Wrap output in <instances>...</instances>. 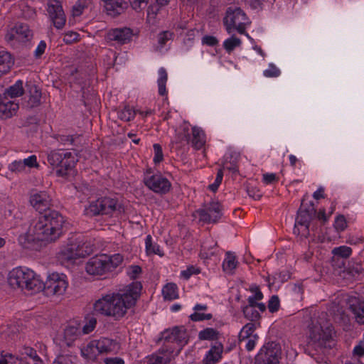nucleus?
<instances>
[{
	"label": "nucleus",
	"mask_w": 364,
	"mask_h": 364,
	"mask_svg": "<svg viewBox=\"0 0 364 364\" xmlns=\"http://www.w3.org/2000/svg\"><path fill=\"white\" fill-rule=\"evenodd\" d=\"M29 202L38 212L45 213L33 220L28 232L18 237V242L25 249H33L36 242H53L63 235L65 223L63 216L56 210H49L51 205L50 196L46 191H33Z\"/></svg>",
	"instance_id": "obj_1"
},
{
	"label": "nucleus",
	"mask_w": 364,
	"mask_h": 364,
	"mask_svg": "<svg viewBox=\"0 0 364 364\" xmlns=\"http://www.w3.org/2000/svg\"><path fill=\"white\" fill-rule=\"evenodd\" d=\"M142 284L139 282H133L117 292L107 294L94 304V310L115 320L123 318L127 310L134 306L139 299Z\"/></svg>",
	"instance_id": "obj_2"
},
{
	"label": "nucleus",
	"mask_w": 364,
	"mask_h": 364,
	"mask_svg": "<svg viewBox=\"0 0 364 364\" xmlns=\"http://www.w3.org/2000/svg\"><path fill=\"white\" fill-rule=\"evenodd\" d=\"M47 164L55 170L58 177L68 178L73 176L77 159L70 151L63 149H53L45 153Z\"/></svg>",
	"instance_id": "obj_3"
},
{
	"label": "nucleus",
	"mask_w": 364,
	"mask_h": 364,
	"mask_svg": "<svg viewBox=\"0 0 364 364\" xmlns=\"http://www.w3.org/2000/svg\"><path fill=\"white\" fill-rule=\"evenodd\" d=\"M94 245L85 240L80 235H73L68 239V243L61 248L58 254V259L62 262H74L77 259L85 257L93 252Z\"/></svg>",
	"instance_id": "obj_4"
},
{
	"label": "nucleus",
	"mask_w": 364,
	"mask_h": 364,
	"mask_svg": "<svg viewBox=\"0 0 364 364\" xmlns=\"http://www.w3.org/2000/svg\"><path fill=\"white\" fill-rule=\"evenodd\" d=\"M8 283L13 289L31 291V294L41 291L42 280L29 269L16 267L9 272Z\"/></svg>",
	"instance_id": "obj_5"
},
{
	"label": "nucleus",
	"mask_w": 364,
	"mask_h": 364,
	"mask_svg": "<svg viewBox=\"0 0 364 364\" xmlns=\"http://www.w3.org/2000/svg\"><path fill=\"white\" fill-rule=\"evenodd\" d=\"M122 261L123 257L120 254H114L111 256L105 254L95 255L87 262L85 270L88 274L102 276L115 270Z\"/></svg>",
	"instance_id": "obj_6"
},
{
	"label": "nucleus",
	"mask_w": 364,
	"mask_h": 364,
	"mask_svg": "<svg viewBox=\"0 0 364 364\" xmlns=\"http://www.w3.org/2000/svg\"><path fill=\"white\" fill-rule=\"evenodd\" d=\"M124 212L122 204L116 198L103 197L92 201L85 208V215L93 217L98 215H119Z\"/></svg>",
	"instance_id": "obj_7"
},
{
	"label": "nucleus",
	"mask_w": 364,
	"mask_h": 364,
	"mask_svg": "<svg viewBox=\"0 0 364 364\" xmlns=\"http://www.w3.org/2000/svg\"><path fill=\"white\" fill-rule=\"evenodd\" d=\"M188 341V336L186 328L183 326H176L161 332L157 343L163 342L162 345H171L174 348V343H176L180 346L179 348L181 350Z\"/></svg>",
	"instance_id": "obj_8"
},
{
	"label": "nucleus",
	"mask_w": 364,
	"mask_h": 364,
	"mask_svg": "<svg viewBox=\"0 0 364 364\" xmlns=\"http://www.w3.org/2000/svg\"><path fill=\"white\" fill-rule=\"evenodd\" d=\"M246 14L240 8H228L223 18V23L228 33L237 30L240 34L245 33Z\"/></svg>",
	"instance_id": "obj_9"
},
{
	"label": "nucleus",
	"mask_w": 364,
	"mask_h": 364,
	"mask_svg": "<svg viewBox=\"0 0 364 364\" xmlns=\"http://www.w3.org/2000/svg\"><path fill=\"white\" fill-rule=\"evenodd\" d=\"M68 286V277L64 274L53 272L48 276L47 280L42 281L41 291L47 295H62Z\"/></svg>",
	"instance_id": "obj_10"
},
{
	"label": "nucleus",
	"mask_w": 364,
	"mask_h": 364,
	"mask_svg": "<svg viewBox=\"0 0 364 364\" xmlns=\"http://www.w3.org/2000/svg\"><path fill=\"white\" fill-rule=\"evenodd\" d=\"M143 181L145 186L153 192L159 194L167 193L171 187V182L161 173H153L151 168L144 173Z\"/></svg>",
	"instance_id": "obj_11"
},
{
	"label": "nucleus",
	"mask_w": 364,
	"mask_h": 364,
	"mask_svg": "<svg viewBox=\"0 0 364 364\" xmlns=\"http://www.w3.org/2000/svg\"><path fill=\"white\" fill-rule=\"evenodd\" d=\"M282 348L279 343L272 341L263 346L255 357V364H279Z\"/></svg>",
	"instance_id": "obj_12"
},
{
	"label": "nucleus",
	"mask_w": 364,
	"mask_h": 364,
	"mask_svg": "<svg viewBox=\"0 0 364 364\" xmlns=\"http://www.w3.org/2000/svg\"><path fill=\"white\" fill-rule=\"evenodd\" d=\"M333 328L328 326L325 328L321 326H314L310 329L307 346L315 350L326 347V342L332 338Z\"/></svg>",
	"instance_id": "obj_13"
},
{
	"label": "nucleus",
	"mask_w": 364,
	"mask_h": 364,
	"mask_svg": "<svg viewBox=\"0 0 364 364\" xmlns=\"http://www.w3.org/2000/svg\"><path fill=\"white\" fill-rule=\"evenodd\" d=\"M181 352V348L176 350L171 345H162L154 353L147 356V364H168Z\"/></svg>",
	"instance_id": "obj_14"
},
{
	"label": "nucleus",
	"mask_w": 364,
	"mask_h": 364,
	"mask_svg": "<svg viewBox=\"0 0 364 364\" xmlns=\"http://www.w3.org/2000/svg\"><path fill=\"white\" fill-rule=\"evenodd\" d=\"M121 346L117 340L109 338H101L99 340L91 341L85 349L87 353H95L96 349L99 353H114L116 354L120 350Z\"/></svg>",
	"instance_id": "obj_15"
},
{
	"label": "nucleus",
	"mask_w": 364,
	"mask_h": 364,
	"mask_svg": "<svg viewBox=\"0 0 364 364\" xmlns=\"http://www.w3.org/2000/svg\"><path fill=\"white\" fill-rule=\"evenodd\" d=\"M33 31L27 24L17 23L7 31L5 35V40L10 44H12L14 41L26 43L30 41L33 38Z\"/></svg>",
	"instance_id": "obj_16"
},
{
	"label": "nucleus",
	"mask_w": 364,
	"mask_h": 364,
	"mask_svg": "<svg viewBox=\"0 0 364 364\" xmlns=\"http://www.w3.org/2000/svg\"><path fill=\"white\" fill-rule=\"evenodd\" d=\"M221 205L218 201H211L203 208L197 210L200 220L206 223H216L222 216Z\"/></svg>",
	"instance_id": "obj_17"
},
{
	"label": "nucleus",
	"mask_w": 364,
	"mask_h": 364,
	"mask_svg": "<svg viewBox=\"0 0 364 364\" xmlns=\"http://www.w3.org/2000/svg\"><path fill=\"white\" fill-rule=\"evenodd\" d=\"M47 11L55 28L62 29L65 25L66 17L60 3L58 1H50Z\"/></svg>",
	"instance_id": "obj_18"
},
{
	"label": "nucleus",
	"mask_w": 364,
	"mask_h": 364,
	"mask_svg": "<svg viewBox=\"0 0 364 364\" xmlns=\"http://www.w3.org/2000/svg\"><path fill=\"white\" fill-rule=\"evenodd\" d=\"M316 210L314 207L313 203H311L308 208H304V203H301V207L297 212L296 218L294 232H296V225L304 226L305 230L309 232L311 220L316 217Z\"/></svg>",
	"instance_id": "obj_19"
},
{
	"label": "nucleus",
	"mask_w": 364,
	"mask_h": 364,
	"mask_svg": "<svg viewBox=\"0 0 364 364\" xmlns=\"http://www.w3.org/2000/svg\"><path fill=\"white\" fill-rule=\"evenodd\" d=\"M133 31L127 27L110 29L105 36L108 42L114 41L118 44H126L132 41Z\"/></svg>",
	"instance_id": "obj_20"
},
{
	"label": "nucleus",
	"mask_w": 364,
	"mask_h": 364,
	"mask_svg": "<svg viewBox=\"0 0 364 364\" xmlns=\"http://www.w3.org/2000/svg\"><path fill=\"white\" fill-rule=\"evenodd\" d=\"M82 336L81 324L77 321H70L63 331L62 345L71 346Z\"/></svg>",
	"instance_id": "obj_21"
},
{
	"label": "nucleus",
	"mask_w": 364,
	"mask_h": 364,
	"mask_svg": "<svg viewBox=\"0 0 364 364\" xmlns=\"http://www.w3.org/2000/svg\"><path fill=\"white\" fill-rule=\"evenodd\" d=\"M348 305L355 321L360 325H364V300L356 296H350L348 299Z\"/></svg>",
	"instance_id": "obj_22"
},
{
	"label": "nucleus",
	"mask_w": 364,
	"mask_h": 364,
	"mask_svg": "<svg viewBox=\"0 0 364 364\" xmlns=\"http://www.w3.org/2000/svg\"><path fill=\"white\" fill-rule=\"evenodd\" d=\"M21 360L24 364H33L36 362H41V358L38 355L35 349L28 346H23L18 350V355L11 362Z\"/></svg>",
	"instance_id": "obj_23"
},
{
	"label": "nucleus",
	"mask_w": 364,
	"mask_h": 364,
	"mask_svg": "<svg viewBox=\"0 0 364 364\" xmlns=\"http://www.w3.org/2000/svg\"><path fill=\"white\" fill-rule=\"evenodd\" d=\"M223 346L221 343L216 342L212 345L202 360V364H216L222 358Z\"/></svg>",
	"instance_id": "obj_24"
},
{
	"label": "nucleus",
	"mask_w": 364,
	"mask_h": 364,
	"mask_svg": "<svg viewBox=\"0 0 364 364\" xmlns=\"http://www.w3.org/2000/svg\"><path fill=\"white\" fill-rule=\"evenodd\" d=\"M108 15L117 16L124 11L127 4L124 0H102Z\"/></svg>",
	"instance_id": "obj_25"
},
{
	"label": "nucleus",
	"mask_w": 364,
	"mask_h": 364,
	"mask_svg": "<svg viewBox=\"0 0 364 364\" xmlns=\"http://www.w3.org/2000/svg\"><path fill=\"white\" fill-rule=\"evenodd\" d=\"M26 88L28 94V106L31 108L39 106L41 99V90L37 85L31 82H26Z\"/></svg>",
	"instance_id": "obj_26"
},
{
	"label": "nucleus",
	"mask_w": 364,
	"mask_h": 364,
	"mask_svg": "<svg viewBox=\"0 0 364 364\" xmlns=\"http://www.w3.org/2000/svg\"><path fill=\"white\" fill-rule=\"evenodd\" d=\"M14 65V59L6 50H0V77L9 73Z\"/></svg>",
	"instance_id": "obj_27"
},
{
	"label": "nucleus",
	"mask_w": 364,
	"mask_h": 364,
	"mask_svg": "<svg viewBox=\"0 0 364 364\" xmlns=\"http://www.w3.org/2000/svg\"><path fill=\"white\" fill-rule=\"evenodd\" d=\"M332 266L335 268H338L340 269H343V272L346 270H349L350 272L353 273V272H355L357 274H359L361 272L362 267L360 264H357L355 267H353V269L350 270V267L349 266V262L343 258H340L338 257H336L335 255H333L332 259Z\"/></svg>",
	"instance_id": "obj_28"
},
{
	"label": "nucleus",
	"mask_w": 364,
	"mask_h": 364,
	"mask_svg": "<svg viewBox=\"0 0 364 364\" xmlns=\"http://www.w3.org/2000/svg\"><path fill=\"white\" fill-rule=\"evenodd\" d=\"M191 142L196 149H200L205 143V134L203 130L198 127H192V136Z\"/></svg>",
	"instance_id": "obj_29"
},
{
	"label": "nucleus",
	"mask_w": 364,
	"mask_h": 364,
	"mask_svg": "<svg viewBox=\"0 0 364 364\" xmlns=\"http://www.w3.org/2000/svg\"><path fill=\"white\" fill-rule=\"evenodd\" d=\"M24 93V89L23 87V81L19 80H17L14 85L6 88L4 92V98L8 100L10 98H14L21 96Z\"/></svg>",
	"instance_id": "obj_30"
},
{
	"label": "nucleus",
	"mask_w": 364,
	"mask_h": 364,
	"mask_svg": "<svg viewBox=\"0 0 364 364\" xmlns=\"http://www.w3.org/2000/svg\"><path fill=\"white\" fill-rule=\"evenodd\" d=\"M239 157V155L236 153L226 156L223 163V168L228 170L232 173H237L239 171L237 165Z\"/></svg>",
	"instance_id": "obj_31"
},
{
	"label": "nucleus",
	"mask_w": 364,
	"mask_h": 364,
	"mask_svg": "<svg viewBox=\"0 0 364 364\" xmlns=\"http://www.w3.org/2000/svg\"><path fill=\"white\" fill-rule=\"evenodd\" d=\"M165 300L172 301L178 298V287L174 283H168L162 289Z\"/></svg>",
	"instance_id": "obj_32"
},
{
	"label": "nucleus",
	"mask_w": 364,
	"mask_h": 364,
	"mask_svg": "<svg viewBox=\"0 0 364 364\" xmlns=\"http://www.w3.org/2000/svg\"><path fill=\"white\" fill-rule=\"evenodd\" d=\"M237 261L236 256L232 252H227L225 258L223 262V271L228 273H232L233 270L236 268Z\"/></svg>",
	"instance_id": "obj_33"
},
{
	"label": "nucleus",
	"mask_w": 364,
	"mask_h": 364,
	"mask_svg": "<svg viewBox=\"0 0 364 364\" xmlns=\"http://www.w3.org/2000/svg\"><path fill=\"white\" fill-rule=\"evenodd\" d=\"M158 73L159 78L157 83L159 87V94L161 96H164L167 93L166 85L168 80V74L164 68H159Z\"/></svg>",
	"instance_id": "obj_34"
},
{
	"label": "nucleus",
	"mask_w": 364,
	"mask_h": 364,
	"mask_svg": "<svg viewBox=\"0 0 364 364\" xmlns=\"http://www.w3.org/2000/svg\"><path fill=\"white\" fill-rule=\"evenodd\" d=\"M146 252L148 255H158L159 256L164 255L163 252L160 250V246L156 243H153L152 237L148 235L145 239Z\"/></svg>",
	"instance_id": "obj_35"
},
{
	"label": "nucleus",
	"mask_w": 364,
	"mask_h": 364,
	"mask_svg": "<svg viewBox=\"0 0 364 364\" xmlns=\"http://www.w3.org/2000/svg\"><path fill=\"white\" fill-rule=\"evenodd\" d=\"M136 111L134 110L130 106L126 105L123 109H120L117 112L119 119L124 122H129L134 119Z\"/></svg>",
	"instance_id": "obj_36"
},
{
	"label": "nucleus",
	"mask_w": 364,
	"mask_h": 364,
	"mask_svg": "<svg viewBox=\"0 0 364 364\" xmlns=\"http://www.w3.org/2000/svg\"><path fill=\"white\" fill-rule=\"evenodd\" d=\"M219 332L213 328H206L198 333V338L201 341H215L218 338Z\"/></svg>",
	"instance_id": "obj_37"
},
{
	"label": "nucleus",
	"mask_w": 364,
	"mask_h": 364,
	"mask_svg": "<svg viewBox=\"0 0 364 364\" xmlns=\"http://www.w3.org/2000/svg\"><path fill=\"white\" fill-rule=\"evenodd\" d=\"M352 249L350 247L343 245L340 247H334L331 253L333 255H335L336 257H338L340 258H343L348 260L349 257L352 254Z\"/></svg>",
	"instance_id": "obj_38"
},
{
	"label": "nucleus",
	"mask_w": 364,
	"mask_h": 364,
	"mask_svg": "<svg viewBox=\"0 0 364 364\" xmlns=\"http://www.w3.org/2000/svg\"><path fill=\"white\" fill-rule=\"evenodd\" d=\"M256 328V326L254 323H248L245 324L239 334L240 341H245L248 338H252V333Z\"/></svg>",
	"instance_id": "obj_39"
},
{
	"label": "nucleus",
	"mask_w": 364,
	"mask_h": 364,
	"mask_svg": "<svg viewBox=\"0 0 364 364\" xmlns=\"http://www.w3.org/2000/svg\"><path fill=\"white\" fill-rule=\"evenodd\" d=\"M241 43L242 42L240 38L232 36L224 41L223 47L228 53H230L236 47L240 46Z\"/></svg>",
	"instance_id": "obj_40"
},
{
	"label": "nucleus",
	"mask_w": 364,
	"mask_h": 364,
	"mask_svg": "<svg viewBox=\"0 0 364 364\" xmlns=\"http://www.w3.org/2000/svg\"><path fill=\"white\" fill-rule=\"evenodd\" d=\"M255 308L256 307L243 306L242 311L244 314V316L251 321H257L259 320L261 316Z\"/></svg>",
	"instance_id": "obj_41"
},
{
	"label": "nucleus",
	"mask_w": 364,
	"mask_h": 364,
	"mask_svg": "<svg viewBox=\"0 0 364 364\" xmlns=\"http://www.w3.org/2000/svg\"><path fill=\"white\" fill-rule=\"evenodd\" d=\"M173 36V33L171 31H166L159 33L157 36V41L159 46L156 50H161L167 43L168 41L171 40Z\"/></svg>",
	"instance_id": "obj_42"
},
{
	"label": "nucleus",
	"mask_w": 364,
	"mask_h": 364,
	"mask_svg": "<svg viewBox=\"0 0 364 364\" xmlns=\"http://www.w3.org/2000/svg\"><path fill=\"white\" fill-rule=\"evenodd\" d=\"M78 135H64V134H58L55 139L56 140L60 143L61 144L66 145H75V141L77 138H78Z\"/></svg>",
	"instance_id": "obj_43"
},
{
	"label": "nucleus",
	"mask_w": 364,
	"mask_h": 364,
	"mask_svg": "<svg viewBox=\"0 0 364 364\" xmlns=\"http://www.w3.org/2000/svg\"><path fill=\"white\" fill-rule=\"evenodd\" d=\"M76 359L77 358L75 356L60 355L55 359L53 364H77Z\"/></svg>",
	"instance_id": "obj_44"
},
{
	"label": "nucleus",
	"mask_w": 364,
	"mask_h": 364,
	"mask_svg": "<svg viewBox=\"0 0 364 364\" xmlns=\"http://www.w3.org/2000/svg\"><path fill=\"white\" fill-rule=\"evenodd\" d=\"M177 142L188 144L191 142V134L188 128H184L177 134Z\"/></svg>",
	"instance_id": "obj_45"
},
{
	"label": "nucleus",
	"mask_w": 364,
	"mask_h": 364,
	"mask_svg": "<svg viewBox=\"0 0 364 364\" xmlns=\"http://www.w3.org/2000/svg\"><path fill=\"white\" fill-rule=\"evenodd\" d=\"M190 319L193 321H202L204 320H210L213 318L211 314L200 313L199 311H195L189 316Z\"/></svg>",
	"instance_id": "obj_46"
},
{
	"label": "nucleus",
	"mask_w": 364,
	"mask_h": 364,
	"mask_svg": "<svg viewBox=\"0 0 364 364\" xmlns=\"http://www.w3.org/2000/svg\"><path fill=\"white\" fill-rule=\"evenodd\" d=\"M279 306L280 302L278 296H272L268 302V309L269 312L274 313L277 311L279 309Z\"/></svg>",
	"instance_id": "obj_47"
},
{
	"label": "nucleus",
	"mask_w": 364,
	"mask_h": 364,
	"mask_svg": "<svg viewBox=\"0 0 364 364\" xmlns=\"http://www.w3.org/2000/svg\"><path fill=\"white\" fill-rule=\"evenodd\" d=\"M79 33L75 31H68L65 33L63 42L65 44H72L79 41Z\"/></svg>",
	"instance_id": "obj_48"
},
{
	"label": "nucleus",
	"mask_w": 364,
	"mask_h": 364,
	"mask_svg": "<svg viewBox=\"0 0 364 364\" xmlns=\"http://www.w3.org/2000/svg\"><path fill=\"white\" fill-rule=\"evenodd\" d=\"M281 72L274 64L270 63L267 70L263 73L267 77H277L280 75Z\"/></svg>",
	"instance_id": "obj_49"
},
{
	"label": "nucleus",
	"mask_w": 364,
	"mask_h": 364,
	"mask_svg": "<svg viewBox=\"0 0 364 364\" xmlns=\"http://www.w3.org/2000/svg\"><path fill=\"white\" fill-rule=\"evenodd\" d=\"M223 169L220 168L218 170V171L217 173V176H216L214 183L212 184H210L208 186V189L213 192H215L218 190L219 186L220 185L222 181H223Z\"/></svg>",
	"instance_id": "obj_50"
},
{
	"label": "nucleus",
	"mask_w": 364,
	"mask_h": 364,
	"mask_svg": "<svg viewBox=\"0 0 364 364\" xmlns=\"http://www.w3.org/2000/svg\"><path fill=\"white\" fill-rule=\"evenodd\" d=\"M153 148L154 151V161L155 164H159L164 159L162 148L159 144H154Z\"/></svg>",
	"instance_id": "obj_51"
},
{
	"label": "nucleus",
	"mask_w": 364,
	"mask_h": 364,
	"mask_svg": "<svg viewBox=\"0 0 364 364\" xmlns=\"http://www.w3.org/2000/svg\"><path fill=\"white\" fill-rule=\"evenodd\" d=\"M97 321L95 318H91L83 326H81L82 335L88 334L95 328Z\"/></svg>",
	"instance_id": "obj_52"
},
{
	"label": "nucleus",
	"mask_w": 364,
	"mask_h": 364,
	"mask_svg": "<svg viewBox=\"0 0 364 364\" xmlns=\"http://www.w3.org/2000/svg\"><path fill=\"white\" fill-rule=\"evenodd\" d=\"M200 273V269L193 266L188 267L186 270L181 272V275L185 279H188L193 274H198Z\"/></svg>",
	"instance_id": "obj_53"
},
{
	"label": "nucleus",
	"mask_w": 364,
	"mask_h": 364,
	"mask_svg": "<svg viewBox=\"0 0 364 364\" xmlns=\"http://www.w3.org/2000/svg\"><path fill=\"white\" fill-rule=\"evenodd\" d=\"M9 168L12 172H22L25 170V166L23 164V161H14L12 162L9 166Z\"/></svg>",
	"instance_id": "obj_54"
},
{
	"label": "nucleus",
	"mask_w": 364,
	"mask_h": 364,
	"mask_svg": "<svg viewBox=\"0 0 364 364\" xmlns=\"http://www.w3.org/2000/svg\"><path fill=\"white\" fill-rule=\"evenodd\" d=\"M25 168L26 166L29 168H38L39 164L37 161V157L36 155H31L29 157L23 160Z\"/></svg>",
	"instance_id": "obj_55"
},
{
	"label": "nucleus",
	"mask_w": 364,
	"mask_h": 364,
	"mask_svg": "<svg viewBox=\"0 0 364 364\" xmlns=\"http://www.w3.org/2000/svg\"><path fill=\"white\" fill-rule=\"evenodd\" d=\"M46 46L47 45L45 41H40L34 51V56L36 58H40L42 56V55L45 53Z\"/></svg>",
	"instance_id": "obj_56"
},
{
	"label": "nucleus",
	"mask_w": 364,
	"mask_h": 364,
	"mask_svg": "<svg viewBox=\"0 0 364 364\" xmlns=\"http://www.w3.org/2000/svg\"><path fill=\"white\" fill-rule=\"evenodd\" d=\"M279 180L278 177L275 173H267L263 174L262 181L265 184H272Z\"/></svg>",
	"instance_id": "obj_57"
},
{
	"label": "nucleus",
	"mask_w": 364,
	"mask_h": 364,
	"mask_svg": "<svg viewBox=\"0 0 364 364\" xmlns=\"http://www.w3.org/2000/svg\"><path fill=\"white\" fill-rule=\"evenodd\" d=\"M335 228L336 230L343 231L346 228V220L343 215H339L335 221Z\"/></svg>",
	"instance_id": "obj_58"
},
{
	"label": "nucleus",
	"mask_w": 364,
	"mask_h": 364,
	"mask_svg": "<svg viewBox=\"0 0 364 364\" xmlns=\"http://www.w3.org/2000/svg\"><path fill=\"white\" fill-rule=\"evenodd\" d=\"M141 272V268L138 265H132L129 267L127 272L131 279H136L137 276Z\"/></svg>",
	"instance_id": "obj_59"
},
{
	"label": "nucleus",
	"mask_w": 364,
	"mask_h": 364,
	"mask_svg": "<svg viewBox=\"0 0 364 364\" xmlns=\"http://www.w3.org/2000/svg\"><path fill=\"white\" fill-rule=\"evenodd\" d=\"M250 291L255 294L254 295H252L255 299L260 301L263 299V294L260 291L259 286L256 284L251 285L250 287Z\"/></svg>",
	"instance_id": "obj_60"
},
{
	"label": "nucleus",
	"mask_w": 364,
	"mask_h": 364,
	"mask_svg": "<svg viewBox=\"0 0 364 364\" xmlns=\"http://www.w3.org/2000/svg\"><path fill=\"white\" fill-rule=\"evenodd\" d=\"M148 0H131V5L136 11L141 10L146 6Z\"/></svg>",
	"instance_id": "obj_61"
},
{
	"label": "nucleus",
	"mask_w": 364,
	"mask_h": 364,
	"mask_svg": "<svg viewBox=\"0 0 364 364\" xmlns=\"http://www.w3.org/2000/svg\"><path fill=\"white\" fill-rule=\"evenodd\" d=\"M202 43L209 46H214L218 43V41L213 36H205L203 37Z\"/></svg>",
	"instance_id": "obj_62"
},
{
	"label": "nucleus",
	"mask_w": 364,
	"mask_h": 364,
	"mask_svg": "<svg viewBox=\"0 0 364 364\" xmlns=\"http://www.w3.org/2000/svg\"><path fill=\"white\" fill-rule=\"evenodd\" d=\"M247 192L248 196L255 200H259L262 197L260 191L252 187H247Z\"/></svg>",
	"instance_id": "obj_63"
},
{
	"label": "nucleus",
	"mask_w": 364,
	"mask_h": 364,
	"mask_svg": "<svg viewBox=\"0 0 364 364\" xmlns=\"http://www.w3.org/2000/svg\"><path fill=\"white\" fill-rule=\"evenodd\" d=\"M105 364H124V361L119 357L106 358L104 359Z\"/></svg>",
	"instance_id": "obj_64"
}]
</instances>
